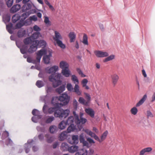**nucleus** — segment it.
Returning a JSON list of instances; mask_svg holds the SVG:
<instances>
[{
    "instance_id": "62",
    "label": "nucleus",
    "mask_w": 155,
    "mask_h": 155,
    "mask_svg": "<svg viewBox=\"0 0 155 155\" xmlns=\"http://www.w3.org/2000/svg\"><path fill=\"white\" fill-rule=\"evenodd\" d=\"M27 61L29 63H32L33 64L36 63V61H33L31 58L30 57H28L27 58Z\"/></svg>"
},
{
    "instance_id": "29",
    "label": "nucleus",
    "mask_w": 155,
    "mask_h": 155,
    "mask_svg": "<svg viewBox=\"0 0 155 155\" xmlns=\"http://www.w3.org/2000/svg\"><path fill=\"white\" fill-rule=\"evenodd\" d=\"M78 127L77 125L72 124H70L67 129V132L70 133L72 131H74L75 129H77Z\"/></svg>"
},
{
    "instance_id": "20",
    "label": "nucleus",
    "mask_w": 155,
    "mask_h": 155,
    "mask_svg": "<svg viewBox=\"0 0 155 155\" xmlns=\"http://www.w3.org/2000/svg\"><path fill=\"white\" fill-rule=\"evenodd\" d=\"M68 37L70 38V42L71 43L74 41L76 38V35L74 32H71L68 34Z\"/></svg>"
},
{
    "instance_id": "37",
    "label": "nucleus",
    "mask_w": 155,
    "mask_h": 155,
    "mask_svg": "<svg viewBox=\"0 0 155 155\" xmlns=\"http://www.w3.org/2000/svg\"><path fill=\"white\" fill-rule=\"evenodd\" d=\"M78 101L80 103L85 106L88 105V102L86 101L82 97H80L79 98Z\"/></svg>"
},
{
    "instance_id": "38",
    "label": "nucleus",
    "mask_w": 155,
    "mask_h": 155,
    "mask_svg": "<svg viewBox=\"0 0 155 155\" xmlns=\"http://www.w3.org/2000/svg\"><path fill=\"white\" fill-rule=\"evenodd\" d=\"M24 42L25 45H28L31 43H33V40L30 36L25 38L24 40Z\"/></svg>"
},
{
    "instance_id": "18",
    "label": "nucleus",
    "mask_w": 155,
    "mask_h": 155,
    "mask_svg": "<svg viewBox=\"0 0 155 155\" xmlns=\"http://www.w3.org/2000/svg\"><path fill=\"white\" fill-rule=\"evenodd\" d=\"M86 113L91 117L93 118L94 117V112L93 109L88 108L85 109Z\"/></svg>"
},
{
    "instance_id": "60",
    "label": "nucleus",
    "mask_w": 155,
    "mask_h": 155,
    "mask_svg": "<svg viewBox=\"0 0 155 155\" xmlns=\"http://www.w3.org/2000/svg\"><path fill=\"white\" fill-rule=\"evenodd\" d=\"M87 82L88 81L87 79H84L81 82L83 87H84L86 86V85H87Z\"/></svg>"
},
{
    "instance_id": "16",
    "label": "nucleus",
    "mask_w": 155,
    "mask_h": 155,
    "mask_svg": "<svg viewBox=\"0 0 155 155\" xmlns=\"http://www.w3.org/2000/svg\"><path fill=\"white\" fill-rule=\"evenodd\" d=\"M78 96L81 95V91L79 89V86L77 84H75L72 91Z\"/></svg>"
},
{
    "instance_id": "54",
    "label": "nucleus",
    "mask_w": 155,
    "mask_h": 155,
    "mask_svg": "<svg viewBox=\"0 0 155 155\" xmlns=\"http://www.w3.org/2000/svg\"><path fill=\"white\" fill-rule=\"evenodd\" d=\"M85 131L87 134L90 136L91 137H92L94 134V133H93L91 131L88 129H86Z\"/></svg>"
},
{
    "instance_id": "44",
    "label": "nucleus",
    "mask_w": 155,
    "mask_h": 155,
    "mask_svg": "<svg viewBox=\"0 0 155 155\" xmlns=\"http://www.w3.org/2000/svg\"><path fill=\"white\" fill-rule=\"evenodd\" d=\"M23 22L24 25L27 26L30 25L31 24V21L30 18L29 19H27L25 21H24V20L23 21Z\"/></svg>"
},
{
    "instance_id": "28",
    "label": "nucleus",
    "mask_w": 155,
    "mask_h": 155,
    "mask_svg": "<svg viewBox=\"0 0 155 155\" xmlns=\"http://www.w3.org/2000/svg\"><path fill=\"white\" fill-rule=\"evenodd\" d=\"M58 130L57 127L54 125L51 126L49 128V131L51 134H54L56 133Z\"/></svg>"
},
{
    "instance_id": "45",
    "label": "nucleus",
    "mask_w": 155,
    "mask_h": 155,
    "mask_svg": "<svg viewBox=\"0 0 155 155\" xmlns=\"http://www.w3.org/2000/svg\"><path fill=\"white\" fill-rule=\"evenodd\" d=\"M72 80L74 81L75 84H78L79 83L77 77L74 75H73L72 76Z\"/></svg>"
},
{
    "instance_id": "5",
    "label": "nucleus",
    "mask_w": 155,
    "mask_h": 155,
    "mask_svg": "<svg viewBox=\"0 0 155 155\" xmlns=\"http://www.w3.org/2000/svg\"><path fill=\"white\" fill-rule=\"evenodd\" d=\"M74 116L76 117V125L79 130H81L82 128V124H84L87 121L86 119L84 118H81L79 119L78 116L75 114H74Z\"/></svg>"
},
{
    "instance_id": "25",
    "label": "nucleus",
    "mask_w": 155,
    "mask_h": 155,
    "mask_svg": "<svg viewBox=\"0 0 155 155\" xmlns=\"http://www.w3.org/2000/svg\"><path fill=\"white\" fill-rule=\"evenodd\" d=\"M61 73L62 74L66 77H69L71 74V71L69 70V68L62 70Z\"/></svg>"
},
{
    "instance_id": "12",
    "label": "nucleus",
    "mask_w": 155,
    "mask_h": 155,
    "mask_svg": "<svg viewBox=\"0 0 155 155\" xmlns=\"http://www.w3.org/2000/svg\"><path fill=\"white\" fill-rule=\"evenodd\" d=\"M76 117H74L73 116H71L68 118L66 121V123L67 125L72 124L76 125Z\"/></svg>"
},
{
    "instance_id": "64",
    "label": "nucleus",
    "mask_w": 155,
    "mask_h": 155,
    "mask_svg": "<svg viewBox=\"0 0 155 155\" xmlns=\"http://www.w3.org/2000/svg\"><path fill=\"white\" fill-rule=\"evenodd\" d=\"M38 137L40 140L41 141L42 140L44 139V136L43 134H40L38 135Z\"/></svg>"
},
{
    "instance_id": "13",
    "label": "nucleus",
    "mask_w": 155,
    "mask_h": 155,
    "mask_svg": "<svg viewBox=\"0 0 155 155\" xmlns=\"http://www.w3.org/2000/svg\"><path fill=\"white\" fill-rule=\"evenodd\" d=\"M79 137L78 135H73L72 136V140H69V143L71 144H77L79 142Z\"/></svg>"
},
{
    "instance_id": "4",
    "label": "nucleus",
    "mask_w": 155,
    "mask_h": 155,
    "mask_svg": "<svg viewBox=\"0 0 155 155\" xmlns=\"http://www.w3.org/2000/svg\"><path fill=\"white\" fill-rule=\"evenodd\" d=\"M147 94H144L142 98L136 104L135 107H134L131 109V113L134 115H136L138 112V109L137 107H138L142 105L144 102L147 98Z\"/></svg>"
},
{
    "instance_id": "22",
    "label": "nucleus",
    "mask_w": 155,
    "mask_h": 155,
    "mask_svg": "<svg viewBox=\"0 0 155 155\" xmlns=\"http://www.w3.org/2000/svg\"><path fill=\"white\" fill-rule=\"evenodd\" d=\"M67 131H63L61 133L59 136V140L63 141L66 139L67 137Z\"/></svg>"
},
{
    "instance_id": "59",
    "label": "nucleus",
    "mask_w": 155,
    "mask_h": 155,
    "mask_svg": "<svg viewBox=\"0 0 155 155\" xmlns=\"http://www.w3.org/2000/svg\"><path fill=\"white\" fill-rule=\"evenodd\" d=\"M44 22L46 25H49L50 24V21L48 17L47 16L45 17Z\"/></svg>"
},
{
    "instance_id": "51",
    "label": "nucleus",
    "mask_w": 155,
    "mask_h": 155,
    "mask_svg": "<svg viewBox=\"0 0 155 155\" xmlns=\"http://www.w3.org/2000/svg\"><path fill=\"white\" fill-rule=\"evenodd\" d=\"M77 71L78 73V74L81 75V76L83 77H84L86 76V75H84L82 71L79 68H77Z\"/></svg>"
},
{
    "instance_id": "36",
    "label": "nucleus",
    "mask_w": 155,
    "mask_h": 155,
    "mask_svg": "<svg viewBox=\"0 0 155 155\" xmlns=\"http://www.w3.org/2000/svg\"><path fill=\"white\" fill-rule=\"evenodd\" d=\"M20 18V16L18 14L14 15L12 17V21L14 23L16 22Z\"/></svg>"
},
{
    "instance_id": "43",
    "label": "nucleus",
    "mask_w": 155,
    "mask_h": 155,
    "mask_svg": "<svg viewBox=\"0 0 155 155\" xmlns=\"http://www.w3.org/2000/svg\"><path fill=\"white\" fill-rule=\"evenodd\" d=\"M44 85V83L41 81H38L36 83V85L39 88L43 87Z\"/></svg>"
},
{
    "instance_id": "21",
    "label": "nucleus",
    "mask_w": 155,
    "mask_h": 155,
    "mask_svg": "<svg viewBox=\"0 0 155 155\" xmlns=\"http://www.w3.org/2000/svg\"><path fill=\"white\" fill-rule=\"evenodd\" d=\"M55 37L54 38V40L56 41L61 40L63 38L60 33L57 31H54Z\"/></svg>"
},
{
    "instance_id": "58",
    "label": "nucleus",
    "mask_w": 155,
    "mask_h": 155,
    "mask_svg": "<svg viewBox=\"0 0 155 155\" xmlns=\"http://www.w3.org/2000/svg\"><path fill=\"white\" fill-rule=\"evenodd\" d=\"M147 116L148 117H153V116L152 112L150 110H148L147 111Z\"/></svg>"
},
{
    "instance_id": "32",
    "label": "nucleus",
    "mask_w": 155,
    "mask_h": 155,
    "mask_svg": "<svg viewBox=\"0 0 155 155\" xmlns=\"http://www.w3.org/2000/svg\"><path fill=\"white\" fill-rule=\"evenodd\" d=\"M67 124L66 121L64 120L61 121L59 124L58 127L61 130L64 129L66 127Z\"/></svg>"
},
{
    "instance_id": "31",
    "label": "nucleus",
    "mask_w": 155,
    "mask_h": 155,
    "mask_svg": "<svg viewBox=\"0 0 155 155\" xmlns=\"http://www.w3.org/2000/svg\"><path fill=\"white\" fill-rule=\"evenodd\" d=\"M25 30L21 29L18 31L17 33V35L19 38H21L24 37L26 34Z\"/></svg>"
},
{
    "instance_id": "50",
    "label": "nucleus",
    "mask_w": 155,
    "mask_h": 155,
    "mask_svg": "<svg viewBox=\"0 0 155 155\" xmlns=\"http://www.w3.org/2000/svg\"><path fill=\"white\" fill-rule=\"evenodd\" d=\"M66 87L68 91H72L74 88L72 84L70 83H68L67 84Z\"/></svg>"
},
{
    "instance_id": "34",
    "label": "nucleus",
    "mask_w": 155,
    "mask_h": 155,
    "mask_svg": "<svg viewBox=\"0 0 155 155\" xmlns=\"http://www.w3.org/2000/svg\"><path fill=\"white\" fill-rule=\"evenodd\" d=\"M65 86L64 85H62L57 88L56 91L57 93L60 94L63 92L65 90Z\"/></svg>"
},
{
    "instance_id": "17",
    "label": "nucleus",
    "mask_w": 155,
    "mask_h": 155,
    "mask_svg": "<svg viewBox=\"0 0 155 155\" xmlns=\"http://www.w3.org/2000/svg\"><path fill=\"white\" fill-rule=\"evenodd\" d=\"M112 82L114 87L116 84L119 78L118 76L116 74L111 75Z\"/></svg>"
},
{
    "instance_id": "23",
    "label": "nucleus",
    "mask_w": 155,
    "mask_h": 155,
    "mask_svg": "<svg viewBox=\"0 0 155 155\" xmlns=\"http://www.w3.org/2000/svg\"><path fill=\"white\" fill-rule=\"evenodd\" d=\"M68 64L66 61H62L60 63V67L62 70L69 68Z\"/></svg>"
},
{
    "instance_id": "35",
    "label": "nucleus",
    "mask_w": 155,
    "mask_h": 155,
    "mask_svg": "<svg viewBox=\"0 0 155 155\" xmlns=\"http://www.w3.org/2000/svg\"><path fill=\"white\" fill-rule=\"evenodd\" d=\"M29 15L30 13L29 12H25V13H23L21 16H20L21 20L22 21L24 20Z\"/></svg>"
},
{
    "instance_id": "24",
    "label": "nucleus",
    "mask_w": 155,
    "mask_h": 155,
    "mask_svg": "<svg viewBox=\"0 0 155 155\" xmlns=\"http://www.w3.org/2000/svg\"><path fill=\"white\" fill-rule=\"evenodd\" d=\"M41 36L39 32H36L34 33L31 36V38L33 40V43H35L36 39H38L39 36Z\"/></svg>"
},
{
    "instance_id": "19",
    "label": "nucleus",
    "mask_w": 155,
    "mask_h": 155,
    "mask_svg": "<svg viewBox=\"0 0 155 155\" xmlns=\"http://www.w3.org/2000/svg\"><path fill=\"white\" fill-rule=\"evenodd\" d=\"M70 146L67 143H63L61 146V149L63 151H69V149Z\"/></svg>"
},
{
    "instance_id": "53",
    "label": "nucleus",
    "mask_w": 155,
    "mask_h": 155,
    "mask_svg": "<svg viewBox=\"0 0 155 155\" xmlns=\"http://www.w3.org/2000/svg\"><path fill=\"white\" fill-rule=\"evenodd\" d=\"M20 50L21 53L23 54H25L27 53V51L26 48L23 47L21 48H20Z\"/></svg>"
},
{
    "instance_id": "11",
    "label": "nucleus",
    "mask_w": 155,
    "mask_h": 155,
    "mask_svg": "<svg viewBox=\"0 0 155 155\" xmlns=\"http://www.w3.org/2000/svg\"><path fill=\"white\" fill-rule=\"evenodd\" d=\"M94 53L98 58H103L107 56V52L97 50L94 51Z\"/></svg>"
},
{
    "instance_id": "2",
    "label": "nucleus",
    "mask_w": 155,
    "mask_h": 155,
    "mask_svg": "<svg viewBox=\"0 0 155 155\" xmlns=\"http://www.w3.org/2000/svg\"><path fill=\"white\" fill-rule=\"evenodd\" d=\"M58 67L56 65L50 68H46V72L51 74V75L49 76V79L50 81L53 82V86L54 87H57L61 83V81L60 80L61 77V74L56 73L58 71Z\"/></svg>"
},
{
    "instance_id": "48",
    "label": "nucleus",
    "mask_w": 155,
    "mask_h": 155,
    "mask_svg": "<svg viewBox=\"0 0 155 155\" xmlns=\"http://www.w3.org/2000/svg\"><path fill=\"white\" fill-rule=\"evenodd\" d=\"M6 4L8 7H10L13 5V0H5Z\"/></svg>"
},
{
    "instance_id": "63",
    "label": "nucleus",
    "mask_w": 155,
    "mask_h": 155,
    "mask_svg": "<svg viewBox=\"0 0 155 155\" xmlns=\"http://www.w3.org/2000/svg\"><path fill=\"white\" fill-rule=\"evenodd\" d=\"M30 18L31 20V21H36L37 20V18L35 15H33L32 16L30 17Z\"/></svg>"
},
{
    "instance_id": "3",
    "label": "nucleus",
    "mask_w": 155,
    "mask_h": 155,
    "mask_svg": "<svg viewBox=\"0 0 155 155\" xmlns=\"http://www.w3.org/2000/svg\"><path fill=\"white\" fill-rule=\"evenodd\" d=\"M36 59L37 62L39 63L40 61L42 56L44 55L43 59L44 62L46 64H48L50 62V57L52 56V53L50 51H48L49 54L48 55H46L47 53V51L45 49L42 48L41 50L38 51L36 52Z\"/></svg>"
},
{
    "instance_id": "52",
    "label": "nucleus",
    "mask_w": 155,
    "mask_h": 155,
    "mask_svg": "<svg viewBox=\"0 0 155 155\" xmlns=\"http://www.w3.org/2000/svg\"><path fill=\"white\" fill-rule=\"evenodd\" d=\"M37 129L38 132H44L45 131V129L44 127L42 128L40 126H37Z\"/></svg>"
},
{
    "instance_id": "39",
    "label": "nucleus",
    "mask_w": 155,
    "mask_h": 155,
    "mask_svg": "<svg viewBox=\"0 0 155 155\" xmlns=\"http://www.w3.org/2000/svg\"><path fill=\"white\" fill-rule=\"evenodd\" d=\"M12 25L11 23L8 25H6V29L8 32L10 34H12L13 33L12 29Z\"/></svg>"
},
{
    "instance_id": "56",
    "label": "nucleus",
    "mask_w": 155,
    "mask_h": 155,
    "mask_svg": "<svg viewBox=\"0 0 155 155\" xmlns=\"http://www.w3.org/2000/svg\"><path fill=\"white\" fill-rule=\"evenodd\" d=\"M33 30L36 32H39L41 30L40 28L36 25L34 26Z\"/></svg>"
},
{
    "instance_id": "30",
    "label": "nucleus",
    "mask_w": 155,
    "mask_h": 155,
    "mask_svg": "<svg viewBox=\"0 0 155 155\" xmlns=\"http://www.w3.org/2000/svg\"><path fill=\"white\" fill-rule=\"evenodd\" d=\"M78 146H72L70 147L69 149V152L74 153L78 151Z\"/></svg>"
},
{
    "instance_id": "10",
    "label": "nucleus",
    "mask_w": 155,
    "mask_h": 155,
    "mask_svg": "<svg viewBox=\"0 0 155 155\" xmlns=\"http://www.w3.org/2000/svg\"><path fill=\"white\" fill-rule=\"evenodd\" d=\"M38 48L35 43H33L30 45V48L28 50V52L30 54L33 53L37 50Z\"/></svg>"
},
{
    "instance_id": "49",
    "label": "nucleus",
    "mask_w": 155,
    "mask_h": 155,
    "mask_svg": "<svg viewBox=\"0 0 155 155\" xmlns=\"http://www.w3.org/2000/svg\"><path fill=\"white\" fill-rule=\"evenodd\" d=\"M24 25L23 21L20 20V21L18 23H17L16 25V28H19Z\"/></svg>"
},
{
    "instance_id": "8",
    "label": "nucleus",
    "mask_w": 155,
    "mask_h": 155,
    "mask_svg": "<svg viewBox=\"0 0 155 155\" xmlns=\"http://www.w3.org/2000/svg\"><path fill=\"white\" fill-rule=\"evenodd\" d=\"M59 100L63 104V105H66L69 102L70 97L67 94L63 93L59 97Z\"/></svg>"
},
{
    "instance_id": "40",
    "label": "nucleus",
    "mask_w": 155,
    "mask_h": 155,
    "mask_svg": "<svg viewBox=\"0 0 155 155\" xmlns=\"http://www.w3.org/2000/svg\"><path fill=\"white\" fill-rule=\"evenodd\" d=\"M57 44L58 46L62 49H64L66 48L65 45L63 44L61 40L58 41H56Z\"/></svg>"
},
{
    "instance_id": "61",
    "label": "nucleus",
    "mask_w": 155,
    "mask_h": 155,
    "mask_svg": "<svg viewBox=\"0 0 155 155\" xmlns=\"http://www.w3.org/2000/svg\"><path fill=\"white\" fill-rule=\"evenodd\" d=\"M79 140L80 142L82 143L85 140L83 134H81L79 136Z\"/></svg>"
},
{
    "instance_id": "7",
    "label": "nucleus",
    "mask_w": 155,
    "mask_h": 155,
    "mask_svg": "<svg viewBox=\"0 0 155 155\" xmlns=\"http://www.w3.org/2000/svg\"><path fill=\"white\" fill-rule=\"evenodd\" d=\"M32 114L34 116L31 118L32 120L35 123H37L38 120L42 117V115L40 114V112L36 109H34L32 110Z\"/></svg>"
},
{
    "instance_id": "1",
    "label": "nucleus",
    "mask_w": 155,
    "mask_h": 155,
    "mask_svg": "<svg viewBox=\"0 0 155 155\" xmlns=\"http://www.w3.org/2000/svg\"><path fill=\"white\" fill-rule=\"evenodd\" d=\"M42 110L45 114H51L54 113V116L56 117H59L62 119L63 117L66 118L69 115L70 111L68 109L64 110L62 108L58 107H54L48 108V107L46 104H45Z\"/></svg>"
},
{
    "instance_id": "47",
    "label": "nucleus",
    "mask_w": 155,
    "mask_h": 155,
    "mask_svg": "<svg viewBox=\"0 0 155 155\" xmlns=\"http://www.w3.org/2000/svg\"><path fill=\"white\" fill-rule=\"evenodd\" d=\"M115 57V55L113 54H111L109 55L108 53L107 52V61H110L114 59Z\"/></svg>"
},
{
    "instance_id": "6",
    "label": "nucleus",
    "mask_w": 155,
    "mask_h": 155,
    "mask_svg": "<svg viewBox=\"0 0 155 155\" xmlns=\"http://www.w3.org/2000/svg\"><path fill=\"white\" fill-rule=\"evenodd\" d=\"M8 132L5 131L2 134V140H5V144L7 146H11L13 143L12 140L9 137Z\"/></svg>"
},
{
    "instance_id": "26",
    "label": "nucleus",
    "mask_w": 155,
    "mask_h": 155,
    "mask_svg": "<svg viewBox=\"0 0 155 155\" xmlns=\"http://www.w3.org/2000/svg\"><path fill=\"white\" fill-rule=\"evenodd\" d=\"M21 6L19 4L14 5L11 9V11L12 12H15L18 11L21 8Z\"/></svg>"
},
{
    "instance_id": "55",
    "label": "nucleus",
    "mask_w": 155,
    "mask_h": 155,
    "mask_svg": "<svg viewBox=\"0 0 155 155\" xmlns=\"http://www.w3.org/2000/svg\"><path fill=\"white\" fill-rule=\"evenodd\" d=\"M47 96H41L40 97V100L43 102H44L45 103V104H46V100L47 99Z\"/></svg>"
},
{
    "instance_id": "33",
    "label": "nucleus",
    "mask_w": 155,
    "mask_h": 155,
    "mask_svg": "<svg viewBox=\"0 0 155 155\" xmlns=\"http://www.w3.org/2000/svg\"><path fill=\"white\" fill-rule=\"evenodd\" d=\"M82 42L85 45H88V37L87 34L85 33H84L83 37Z\"/></svg>"
},
{
    "instance_id": "15",
    "label": "nucleus",
    "mask_w": 155,
    "mask_h": 155,
    "mask_svg": "<svg viewBox=\"0 0 155 155\" xmlns=\"http://www.w3.org/2000/svg\"><path fill=\"white\" fill-rule=\"evenodd\" d=\"M152 150V148L151 147H148L144 148L142 149L140 152V155H145L146 153H150Z\"/></svg>"
},
{
    "instance_id": "41",
    "label": "nucleus",
    "mask_w": 155,
    "mask_h": 155,
    "mask_svg": "<svg viewBox=\"0 0 155 155\" xmlns=\"http://www.w3.org/2000/svg\"><path fill=\"white\" fill-rule=\"evenodd\" d=\"M87 152L86 150L82 149L80 150L79 152L77 153L76 154V155H87Z\"/></svg>"
},
{
    "instance_id": "57",
    "label": "nucleus",
    "mask_w": 155,
    "mask_h": 155,
    "mask_svg": "<svg viewBox=\"0 0 155 155\" xmlns=\"http://www.w3.org/2000/svg\"><path fill=\"white\" fill-rule=\"evenodd\" d=\"M54 139V137L53 136H51L48 138L47 139V141L48 143H51L53 142Z\"/></svg>"
},
{
    "instance_id": "27",
    "label": "nucleus",
    "mask_w": 155,
    "mask_h": 155,
    "mask_svg": "<svg viewBox=\"0 0 155 155\" xmlns=\"http://www.w3.org/2000/svg\"><path fill=\"white\" fill-rule=\"evenodd\" d=\"M31 5L29 3L24 4L22 7V10L23 12H27L28 10L31 9Z\"/></svg>"
},
{
    "instance_id": "14",
    "label": "nucleus",
    "mask_w": 155,
    "mask_h": 155,
    "mask_svg": "<svg viewBox=\"0 0 155 155\" xmlns=\"http://www.w3.org/2000/svg\"><path fill=\"white\" fill-rule=\"evenodd\" d=\"M35 43L36 44L38 47L40 48L41 46L45 47L46 46L47 43L45 41L43 40L38 41L36 40L35 41Z\"/></svg>"
},
{
    "instance_id": "46",
    "label": "nucleus",
    "mask_w": 155,
    "mask_h": 155,
    "mask_svg": "<svg viewBox=\"0 0 155 155\" xmlns=\"http://www.w3.org/2000/svg\"><path fill=\"white\" fill-rule=\"evenodd\" d=\"M54 119V117L53 116H49L47 119L46 122L47 123L49 124L51 123Z\"/></svg>"
},
{
    "instance_id": "42",
    "label": "nucleus",
    "mask_w": 155,
    "mask_h": 155,
    "mask_svg": "<svg viewBox=\"0 0 155 155\" xmlns=\"http://www.w3.org/2000/svg\"><path fill=\"white\" fill-rule=\"evenodd\" d=\"M11 19L10 16L9 15L5 16L3 17V21L5 24L8 22Z\"/></svg>"
},
{
    "instance_id": "9",
    "label": "nucleus",
    "mask_w": 155,
    "mask_h": 155,
    "mask_svg": "<svg viewBox=\"0 0 155 155\" xmlns=\"http://www.w3.org/2000/svg\"><path fill=\"white\" fill-rule=\"evenodd\" d=\"M34 142V140L32 139L28 140L27 141V143L25 144V152L28 153L30 150V148L32 143Z\"/></svg>"
}]
</instances>
